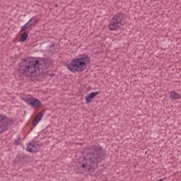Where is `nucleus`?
Segmentation results:
<instances>
[{"label": "nucleus", "mask_w": 181, "mask_h": 181, "mask_svg": "<svg viewBox=\"0 0 181 181\" xmlns=\"http://www.w3.org/2000/svg\"><path fill=\"white\" fill-rule=\"evenodd\" d=\"M43 118V112H40L35 118V119L33 122V125L34 127H36L39 122H40V119Z\"/></svg>", "instance_id": "1a4fd4ad"}, {"label": "nucleus", "mask_w": 181, "mask_h": 181, "mask_svg": "<svg viewBox=\"0 0 181 181\" xmlns=\"http://www.w3.org/2000/svg\"><path fill=\"white\" fill-rule=\"evenodd\" d=\"M151 2L153 1V2H155V1H159V0H151Z\"/></svg>", "instance_id": "2eb2a0df"}, {"label": "nucleus", "mask_w": 181, "mask_h": 181, "mask_svg": "<svg viewBox=\"0 0 181 181\" xmlns=\"http://www.w3.org/2000/svg\"><path fill=\"white\" fill-rule=\"evenodd\" d=\"M46 69V59L43 58L33 59H23L19 64L18 71L29 77L32 74H42L43 70Z\"/></svg>", "instance_id": "f03ea898"}, {"label": "nucleus", "mask_w": 181, "mask_h": 181, "mask_svg": "<svg viewBox=\"0 0 181 181\" xmlns=\"http://www.w3.org/2000/svg\"><path fill=\"white\" fill-rule=\"evenodd\" d=\"M40 149V145L36 144V143H29L27 145L26 150L28 152L36 153Z\"/></svg>", "instance_id": "0eeeda50"}, {"label": "nucleus", "mask_w": 181, "mask_h": 181, "mask_svg": "<svg viewBox=\"0 0 181 181\" xmlns=\"http://www.w3.org/2000/svg\"><path fill=\"white\" fill-rule=\"evenodd\" d=\"M21 144V139L18 138V139L15 140L14 145H20Z\"/></svg>", "instance_id": "4468645a"}, {"label": "nucleus", "mask_w": 181, "mask_h": 181, "mask_svg": "<svg viewBox=\"0 0 181 181\" xmlns=\"http://www.w3.org/2000/svg\"><path fill=\"white\" fill-rule=\"evenodd\" d=\"M24 100L27 104H28V105H30L32 108H35V110H39V108H42V102L39 100V99L30 97L25 98Z\"/></svg>", "instance_id": "423d86ee"}, {"label": "nucleus", "mask_w": 181, "mask_h": 181, "mask_svg": "<svg viewBox=\"0 0 181 181\" xmlns=\"http://www.w3.org/2000/svg\"><path fill=\"white\" fill-rule=\"evenodd\" d=\"M37 16H35L33 17V18L28 21V23H33H33H35V22H36V20H37Z\"/></svg>", "instance_id": "ddd939ff"}, {"label": "nucleus", "mask_w": 181, "mask_h": 181, "mask_svg": "<svg viewBox=\"0 0 181 181\" xmlns=\"http://www.w3.org/2000/svg\"><path fill=\"white\" fill-rule=\"evenodd\" d=\"M86 155L83 156V160L81 164V168L88 172L91 176H96L93 175L95 172V169L98 166V163L103 160L105 151L104 148L100 145L88 146L85 149Z\"/></svg>", "instance_id": "f257e3e1"}, {"label": "nucleus", "mask_w": 181, "mask_h": 181, "mask_svg": "<svg viewBox=\"0 0 181 181\" xmlns=\"http://www.w3.org/2000/svg\"><path fill=\"white\" fill-rule=\"evenodd\" d=\"M125 19H127V16L124 13H116L110 20L108 28L110 30H118L121 29V26H124L127 23Z\"/></svg>", "instance_id": "20e7f679"}, {"label": "nucleus", "mask_w": 181, "mask_h": 181, "mask_svg": "<svg viewBox=\"0 0 181 181\" xmlns=\"http://www.w3.org/2000/svg\"><path fill=\"white\" fill-rule=\"evenodd\" d=\"M91 62L90 57L87 55H83L80 58L72 59V61L67 64L66 67L69 71L72 73H81L86 70L87 64Z\"/></svg>", "instance_id": "7ed1b4c3"}, {"label": "nucleus", "mask_w": 181, "mask_h": 181, "mask_svg": "<svg viewBox=\"0 0 181 181\" xmlns=\"http://www.w3.org/2000/svg\"><path fill=\"white\" fill-rule=\"evenodd\" d=\"M28 32H24L21 37H20L19 39V42H23L26 40V39H28Z\"/></svg>", "instance_id": "f8f14e48"}, {"label": "nucleus", "mask_w": 181, "mask_h": 181, "mask_svg": "<svg viewBox=\"0 0 181 181\" xmlns=\"http://www.w3.org/2000/svg\"><path fill=\"white\" fill-rule=\"evenodd\" d=\"M170 98L171 100H179L181 98L180 94H179L178 93H177L175 90H171L170 93Z\"/></svg>", "instance_id": "9d476101"}, {"label": "nucleus", "mask_w": 181, "mask_h": 181, "mask_svg": "<svg viewBox=\"0 0 181 181\" xmlns=\"http://www.w3.org/2000/svg\"><path fill=\"white\" fill-rule=\"evenodd\" d=\"M13 120L8 118L6 116L0 114V135L8 130V125H12Z\"/></svg>", "instance_id": "39448f33"}, {"label": "nucleus", "mask_w": 181, "mask_h": 181, "mask_svg": "<svg viewBox=\"0 0 181 181\" xmlns=\"http://www.w3.org/2000/svg\"><path fill=\"white\" fill-rule=\"evenodd\" d=\"M98 94H100V92L96 91V92H92L88 95H87L85 98L86 104H90V103H91V101L93 100V98H94V97L98 95Z\"/></svg>", "instance_id": "6e6552de"}, {"label": "nucleus", "mask_w": 181, "mask_h": 181, "mask_svg": "<svg viewBox=\"0 0 181 181\" xmlns=\"http://www.w3.org/2000/svg\"><path fill=\"white\" fill-rule=\"evenodd\" d=\"M55 8H57V4H55Z\"/></svg>", "instance_id": "dca6fc26"}, {"label": "nucleus", "mask_w": 181, "mask_h": 181, "mask_svg": "<svg viewBox=\"0 0 181 181\" xmlns=\"http://www.w3.org/2000/svg\"><path fill=\"white\" fill-rule=\"evenodd\" d=\"M33 25V23H26L22 28L21 30V32H25V30H26L27 29H29L31 26Z\"/></svg>", "instance_id": "9b49d317"}]
</instances>
